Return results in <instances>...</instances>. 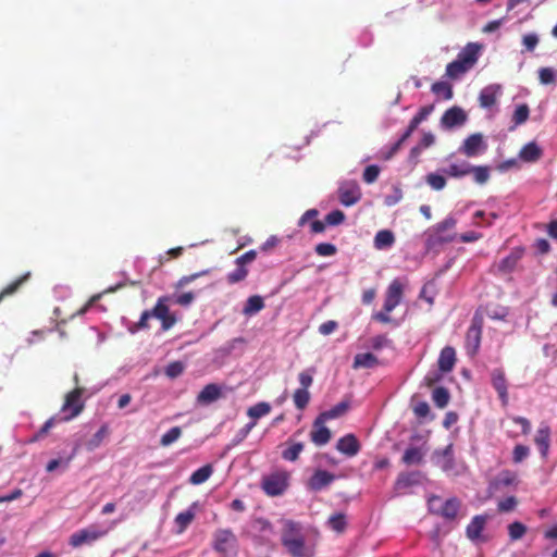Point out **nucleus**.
Returning <instances> with one entry per match:
<instances>
[{"label": "nucleus", "instance_id": "nucleus-14", "mask_svg": "<svg viewBox=\"0 0 557 557\" xmlns=\"http://www.w3.org/2000/svg\"><path fill=\"white\" fill-rule=\"evenodd\" d=\"M503 92V87L499 84H491L484 87L479 95L480 106L484 109H490L493 107L497 99L500 97Z\"/></svg>", "mask_w": 557, "mask_h": 557}, {"label": "nucleus", "instance_id": "nucleus-19", "mask_svg": "<svg viewBox=\"0 0 557 557\" xmlns=\"http://www.w3.org/2000/svg\"><path fill=\"white\" fill-rule=\"evenodd\" d=\"M534 441L539 447L541 456L543 458H546L548 455L549 444H550V429L547 424L542 423L540 425Z\"/></svg>", "mask_w": 557, "mask_h": 557}, {"label": "nucleus", "instance_id": "nucleus-47", "mask_svg": "<svg viewBox=\"0 0 557 557\" xmlns=\"http://www.w3.org/2000/svg\"><path fill=\"white\" fill-rule=\"evenodd\" d=\"M525 533L527 527L519 521H515L508 525V534L511 541H518L522 539Z\"/></svg>", "mask_w": 557, "mask_h": 557}, {"label": "nucleus", "instance_id": "nucleus-32", "mask_svg": "<svg viewBox=\"0 0 557 557\" xmlns=\"http://www.w3.org/2000/svg\"><path fill=\"white\" fill-rule=\"evenodd\" d=\"M348 409H349V403L347 400H343V401L338 403L337 405H335L334 407H332L331 409L321 412L319 414L320 421H322V420L329 421V420L339 418L343 414H345L348 411Z\"/></svg>", "mask_w": 557, "mask_h": 557}, {"label": "nucleus", "instance_id": "nucleus-57", "mask_svg": "<svg viewBox=\"0 0 557 557\" xmlns=\"http://www.w3.org/2000/svg\"><path fill=\"white\" fill-rule=\"evenodd\" d=\"M184 363L181 361H174L166 366L164 372L170 379H175L184 372Z\"/></svg>", "mask_w": 557, "mask_h": 557}, {"label": "nucleus", "instance_id": "nucleus-62", "mask_svg": "<svg viewBox=\"0 0 557 557\" xmlns=\"http://www.w3.org/2000/svg\"><path fill=\"white\" fill-rule=\"evenodd\" d=\"M313 369H308L299 373L298 380L301 385L300 388H305L308 391V388L311 386L313 382Z\"/></svg>", "mask_w": 557, "mask_h": 557}, {"label": "nucleus", "instance_id": "nucleus-25", "mask_svg": "<svg viewBox=\"0 0 557 557\" xmlns=\"http://www.w3.org/2000/svg\"><path fill=\"white\" fill-rule=\"evenodd\" d=\"M422 475L420 472L401 473L398 475L395 490L397 492L404 491L410 486L420 484Z\"/></svg>", "mask_w": 557, "mask_h": 557}, {"label": "nucleus", "instance_id": "nucleus-53", "mask_svg": "<svg viewBox=\"0 0 557 557\" xmlns=\"http://www.w3.org/2000/svg\"><path fill=\"white\" fill-rule=\"evenodd\" d=\"M256 426V421H250L249 423H247L244 428L239 429L234 438L232 440V445L233 446H236L238 445L239 443H242L247 436L248 434L251 432V430Z\"/></svg>", "mask_w": 557, "mask_h": 557}, {"label": "nucleus", "instance_id": "nucleus-24", "mask_svg": "<svg viewBox=\"0 0 557 557\" xmlns=\"http://www.w3.org/2000/svg\"><path fill=\"white\" fill-rule=\"evenodd\" d=\"M456 352L450 346H446L442 349L438 357V368L442 372H450L455 366Z\"/></svg>", "mask_w": 557, "mask_h": 557}, {"label": "nucleus", "instance_id": "nucleus-64", "mask_svg": "<svg viewBox=\"0 0 557 557\" xmlns=\"http://www.w3.org/2000/svg\"><path fill=\"white\" fill-rule=\"evenodd\" d=\"M517 499L513 496H509L503 500H500L497 505L498 510L502 512H508L516 508Z\"/></svg>", "mask_w": 557, "mask_h": 557}, {"label": "nucleus", "instance_id": "nucleus-17", "mask_svg": "<svg viewBox=\"0 0 557 557\" xmlns=\"http://www.w3.org/2000/svg\"><path fill=\"white\" fill-rule=\"evenodd\" d=\"M325 420L320 421V416H318L313 423L310 436L311 441L318 446H323L331 440V431L325 426Z\"/></svg>", "mask_w": 557, "mask_h": 557}, {"label": "nucleus", "instance_id": "nucleus-28", "mask_svg": "<svg viewBox=\"0 0 557 557\" xmlns=\"http://www.w3.org/2000/svg\"><path fill=\"white\" fill-rule=\"evenodd\" d=\"M394 244L395 235L389 230H381L374 236L373 245L377 250L389 249Z\"/></svg>", "mask_w": 557, "mask_h": 557}, {"label": "nucleus", "instance_id": "nucleus-43", "mask_svg": "<svg viewBox=\"0 0 557 557\" xmlns=\"http://www.w3.org/2000/svg\"><path fill=\"white\" fill-rule=\"evenodd\" d=\"M182 435V429L180 426L171 428L166 433H164L160 438V445L162 447H169L173 443H175Z\"/></svg>", "mask_w": 557, "mask_h": 557}, {"label": "nucleus", "instance_id": "nucleus-35", "mask_svg": "<svg viewBox=\"0 0 557 557\" xmlns=\"http://www.w3.org/2000/svg\"><path fill=\"white\" fill-rule=\"evenodd\" d=\"M271 411V406L269 403L261 401L258 403L247 410V416L251 419V421H256L267 414H269Z\"/></svg>", "mask_w": 557, "mask_h": 557}, {"label": "nucleus", "instance_id": "nucleus-50", "mask_svg": "<svg viewBox=\"0 0 557 557\" xmlns=\"http://www.w3.org/2000/svg\"><path fill=\"white\" fill-rule=\"evenodd\" d=\"M473 175V180L478 184H484L490 178V170L487 166L479 165V166H472L471 165V173Z\"/></svg>", "mask_w": 557, "mask_h": 557}, {"label": "nucleus", "instance_id": "nucleus-54", "mask_svg": "<svg viewBox=\"0 0 557 557\" xmlns=\"http://www.w3.org/2000/svg\"><path fill=\"white\" fill-rule=\"evenodd\" d=\"M419 125L418 124H413V120L411 119L407 129L405 131V133L401 135V137L399 138V140L394 145V147L392 148V150L389 151V153L385 157V159H388L391 158V156L399 148V146L406 140L408 139L411 134L416 131V128L418 127Z\"/></svg>", "mask_w": 557, "mask_h": 557}, {"label": "nucleus", "instance_id": "nucleus-58", "mask_svg": "<svg viewBox=\"0 0 557 557\" xmlns=\"http://www.w3.org/2000/svg\"><path fill=\"white\" fill-rule=\"evenodd\" d=\"M540 38L536 33H528L522 37V45L527 51L532 52L539 45Z\"/></svg>", "mask_w": 557, "mask_h": 557}, {"label": "nucleus", "instance_id": "nucleus-9", "mask_svg": "<svg viewBox=\"0 0 557 557\" xmlns=\"http://www.w3.org/2000/svg\"><path fill=\"white\" fill-rule=\"evenodd\" d=\"M486 150V144L481 134H472L463 140L459 151L467 157H476Z\"/></svg>", "mask_w": 557, "mask_h": 557}, {"label": "nucleus", "instance_id": "nucleus-6", "mask_svg": "<svg viewBox=\"0 0 557 557\" xmlns=\"http://www.w3.org/2000/svg\"><path fill=\"white\" fill-rule=\"evenodd\" d=\"M432 461L448 475H457L453 444L443 449H436L432 455Z\"/></svg>", "mask_w": 557, "mask_h": 557}, {"label": "nucleus", "instance_id": "nucleus-8", "mask_svg": "<svg viewBox=\"0 0 557 557\" xmlns=\"http://www.w3.org/2000/svg\"><path fill=\"white\" fill-rule=\"evenodd\" d=\"M404 286L399 280H393L387 287L383 308L386 312H392L401 301Z\"/></svg>", "mask_w": 557, "mask_h": 557}, {"label": "nucleus", "instance_id": "nucleus-41", "mask_svg": "<svg viewBox=\"0 0 557 557\" xmlns=\"http://www.w3.org/2000/svg\"><path fill=\"white\" fill-rule=\"evenodd\" d=\"M304 448L305 446L302 443H293L282 451V458L287 461H296Z\"/></svg>", "mask_w": 557, "mask_h": 557}, {"label": "nucleus", "instance_id": "nucleus-36", "mask_svg": "<svg viewBox=\"0 0 557 557\" xmlns=\"http://www.w3.org/2000/svg\"><path fill=\"white\" fill-rule=\"evenodd\" d=\"M213 469L210 465H206L197 469L189 478V482L194 485L205 483L212 474Z\"/></svg>", "mask_w": 557, "mask_h": 557}, {"label": "nucleus", "instance_id": "nucleus-46", "mask_svg": "<svg viewBox=\"0 0 557 557\" xmlns=\"http://www.w3.org/2000/svg\"><path fill=\"white\" fill-rule=\"evenodd\" d=\"M294 404L295 406L302 410L307 407L310 400V393L305 388H297L294 393Z\"/></svg>", "mask_w": 557, "mask_h": 557}, {"label": "nucleus", "instance_id": "nucleus-23", "mask_svg": "<svg viewBox=\"0 0 557 557\" xmlns=\"http://www.w3.org/2000/svg\"><path fill=\"white\" fill-rule=\"evenodd\" d=\"M197 508H198V503L195 502L189 506L188 509L180 512L175 517V520H174L175 525L177 527L180 533L184 532L187 529V527L191 523V521L194 520V518L196 516Z\"/></svg>", "mask_w": 557, "mask_h": 557}, {"label": "nucleus", "instance_id": "nucleus-33", "mask_svg": "<svg viewBox=\"0 0 557 557\" xmlns=\"http://www.w3.org/2000/svg\"><path fill=\"white\" fill-rule=\"evenodd\" d=\"M264 308L263 298L259 295L250 296L243 309L245 315H252L258 313Z\"/></svg>", "mask_w": 557, "mask_h": 557}, {"label": "nucleus", "instance_id": "nucleus-49", "mask_svg": "<svg viewBox=\"0 0 557 557\" xmlns=\"http://www.w3.org/2000/svg\"><path fill=\"white\" fill-rule=\"evenodd\" d=\"M327 524L332 530L343 532L346 528V517L339 512L332 515L327 520Z\"/></svg>", "mask_w": 557, "mask_h": 557}, {"label": "nucleus", "instance_id": "nucleus-61", "mask_svg": "<svg viewBox=\"0 0 557 557\" xmlns=\"http://www.w3.org/2000/svg\"><path fill=\"white\" fill-rule=\"evenodd\" d=\"M379 174H380V168L377 165H374V164L369 165L364 169L363 181L367 184H372L377 180Z\"/></svg>", "mask_w": 557, "mask_h": 557}, {"label": "nucleus", "instance_id": "nucleus-29", "mask_svg": "<svg viewBox=\"0 0 557 557\" xmlns=\"http://www.w3.org/2000/svg\"><path fill=\"white\" fill-rule=\"evenodd\" d=\"M485 523H486L485 516H482V515L475 516L467 527V530H466L467 536L471 541L479 540L481 536V533L485 527Z\"/></svg>", "mask_w": 557, "mask_h": 557}, {"label": "nucleus", "instance_id": "nucleus-21", "mask_svg": "<svg viewBox=\"0 0 557 557\" xmlns=\"http://www.w3.org/2000/svg\"><path fill=\"white\" fill-rule=\"evenodd\" d=\"M442 172L447 176L460 178L471 173V164L467 161L450 162Z\"/></svg>", "mask_w": 557, "mask_h": 557}, {"label": "nucleus", "instance_id": "nucleus-34", "mask_svg": "<svg viewBox=\"0 0 557 557\" xmlns=\"http://www.w3.org/2000/svg\"><path fill=\"white\" fill-rule=\"evenodd\" d=\"M459 500L457 498L447 499L441 507V510H436L441 516L447 519H454L459 510Z\"/></svg>", "mask_w": 557, "mask_h": 557}, {"label": "nucleus", "instance_id": "nucleus-60", "mask_svg": "<svg viewBox=\"0 0 557 557\" xmlns=\"http://www.w3.org/2000/svg\"><path fill=\"white\" fill-rule=\"evenodd\" d=\"M344 220H345V214L341 210H333L330 213H327L325 216L326 224L332 225V226L342 224L344 222Z\"/></svg>", "mask_w": 557, "mask_h": 557}, {"label": "nucleus", "instance_id": "nucleus-63", "mask_svg": "<svg viewBox=\"0 0 557 557\" xmlns=\"http://www.w3.org/2000/svg\"><path fill=\"white\" fill-rule=\"evenodd\" d=\"M519 258L520 256L518 253H511L500 261L499 268L504 271H511L516 267Z\"/></svg>", "mask_w": 557, "mask_h": 557}, {"label": "nucleus", "instance_id": "nucleus-40", "mask_svg": "<svg viewBox=\"0 0 557 557\" xmlns=\"http://www.w3.org/2000/svg\"><path fill=\"white\" fill-rule=\"evenodd\" d=\"M422 458H423V453H422L421 448L411 446L405 450L404 456H403V461L406 465H418L421 462Z\"/></svg>", "mask_w": 557, "mask_h": 557}, {"label": "nucleus", "instance_id": "nucleus-12", "mask_svg": "<svg viewBox=\"0 0 557 557\" xmlns=\"http://www.w3.org/2000/svg\"><path fill=\"white\" fill-rule=\"evenodd\" d=\"M82 389L76 388L75 391L67 394L65 403L62 407V412L65 414V419H72L76 417L83 409L81 401Z\"/></svg>", "mask_w": 557, "mask_h": 557}, {"label": "nucleus", "instance_id": "nucleus-45", "mask_svg": "<svg viewBox=\"0 0 557 557\" xmlns=\"http://www.w3.org/2000/svg\"><path fill=\"white\" fill-rule=\"evenodd\" d=\"M425 182L430 185V187L434 190H442L446 186V178L444 173H429L425 177Z\"/></svg>", "mask_w": 557, "mask_h": 557}, {"label": "nucleus", "instance_id": "nucleus-51", "mask_svg": "<svg viewBox=\"0 0 557 557\" xmlns=\"http://www.w3.org/2000/svg\"><path fill=\"white\" fill-rule=\"evenodd\" d=\"M108 433V429L106 425L101 426L96 433L95 435L87 442V448L88 450H95L96 448H98L103 438L106 437Z\"/></svg>", "mask_w": 557, "mask_h": 557}, {"label": "nucleus", "instance_id": "nucleus-38", "mask_svg": "<svg viewBox=\"0 0 557 557\" xmlns=\"http://www.w3.org/2000/svg\"><path fill=\"white\" fill-rule=\"evenodd\" d=\"M236 268L232 272H230L226 276V280L230 284H236L244 281L248 275V269L243 263L235 260Z\"/></svg>", "mask_w": 557, "mask_h": 557}, {"label": "nucleus", "instance_id": "nucleus-15", "mask_svg": "<svg viewBox=\"0 0 557 557\" xmlns=\"http://www.w3.org/2000/svg\"><path fill=\"white\" fill-rule=\"evenodd\" d=\"M336 449L347 457H355L360 451V443L354 434H346L337 441Z\"/></svg>", "mask_w": 557, "mask_h": 557}, {"label": "nucleus", "instance_id": "nucleus-1", "mask_svg": "<svg viewBox=\"0 0 557 557\" xmlns=\"http://www.w3.org/2000/svg\"><path fill=\"white\" fill-rule=\"evenodd\" d=\"M281 541L283 546L293 557H312V545L305 542L301 525L292 520L282 521Z\"/></svg>", "mask_w": 557, "mask_h": 557}, {"label": "nucleus", "instance_id": "nucleus-11", "mask_svg": "<svg viewBox=\"0 0 557 557\" xmlns=\"http://www.w3.org/2000/svg\"><path fill=\"white\" fill-rule=\"evenodd\" d=\"M482 48L483 46L481 44L469 42L458 53L457 59L471 70L478 62Z\"/></svg>", "mask_w": 557, "mask_h": 557}, {"label": "nucleus", "instance_id": "nucleus-42", "mask_svg": "<svg viewBox=\"0 0 557 557\" xmlns=\"http://www.w3.org/2000/svg\"><path fill=\"white\" fill-rule=\"evenodd\" d=\"M432 91L436 96H438V97H441V98H443L445 100H449V99L453 98V88L446 82H436V83H434L432 85Z\"/></svg>", "mask_w": 557, "mask_h": 557}, {"label": "nucleus", "instance_id": "nucleus-27", "mask_svg": "<svg viewBox=\"0 0 557 557\" xmlns=\"http://www.w3.org/2000/svg\"><path fill=\"white\" fill-rule=\"evenodd\" d=\"M481 343V327L471 325L466 335V348L469 354L474 355L479 350Z\"/></svg>", "mask_w": 557, "mask_h": 557}, {"label": "nucleus", "instance_id": "nucleus-48", "mask_svg": "<svg viewBox=\"0 0 557 557\" xmlns=\"http://www.w3.org/2000/svg\"><path fill=\"white\" fill-rule=\"evenodd\" d=\"M530 110L527 104H519L512 114V122L515 126L521 125L529 119Z\"/></svg>", "mask_w": 557, "mask_h": 557}, {"label": "nucleus", "instance_id": "nucleus-30", "mask_svg": "<svg viewBox=\"0 0 557 557\" xmlns=\"http://www.w3.org/2000/svg\"><path fill=\"white\" fill-rule=\"evenodd\" d=\"M517 483V474L510 470L500 471L494 481L491 483L490 488L498 490L500 487L510 486Z\"/></svg>", "mask_w": 557, "mask_h": 557}, {"label": "nucleus", "instance_id": "nucleus-5", "mask_svg": "<svg viewBox=\"0 0 557 557\" xmlns=\"http://www.w3.org/2000/svg\"><path fill=\"white\" fill-rule=\"evenodd\" d=\"M171 300L172 297L170 296L159 297L156 306L152 308L153 318L161 321L163 331L170 330L177 321L175 313L170 310L169 304Z\"/></svg>", "mask_w": 557, "mask_h": 557}, {"label": "nucleus", "instance_id": "nucleus-20", "mask_svg": "<svg viewBox=\"0 0 557 557\" xmlns=\"http://www.w3.org/2000/svg\"><path fill=\"white\" fill-rule=\"evenodd\" d=\"M235 543L234 534L228 530H219L214 534V548L221 553H227Z\"/></svg>", "mask_w": 557, "mask_h": 557}, {"label": "nucleus", "instance_id": "nucleus-13", "mask_svg": "<svg viewBox=\"0 0 557 557\" xmlns=\"http://www.w3.org/2000/svg\"><path fill=\"white\" fill-rule=\"evenodd\" d=\"M251 532L262 543H271L274 539V531L270 522L265 519L259 518L252 521Z\"/></svg>", "mask_w": 557, "mask_h": 557}, {"label": "nucleus", "instance_id": "nucleus-59", "mask_svg": "<svg viewBox=\"0 0 557 557\" xmlns=\"http://www.w3.org/2000/svg\"><path fill=\"white\" fill-rule=\"evenodd\" d=\"M336 251L335 245L330 243H320L315 246V252L321 257H332Z\"/></svg>", "mask_w": 557, "mask_h": 557}, {"label": "nucleus", "instance_id": "nucleus-22", "mask_svg": "<svg viewBox=\"0 0 557 557\" xmlns=\"http://www.w3.org/2000/svg\"><path fill=\"white\" fill-rule=\"evenodd\" d=\"M335 480V475L326 470H317L310 479L309 485L314 491L326 487Z\"/></svg>", "mask_w": 557, "mask_h": 557}, {"label": "nucleus", "instance_id": "nucleus-31", "mask_svg": "<svg viewBox=\"0 0 557 557\" xmlns=\"http://www.w3.org/2000/svg\"><path fill=\"white\" fill-rule=\"evenodd\" d=\"M221 396V388L216 384L206 385L199 393L197 400L200 404H211Z\"/></svg>", "mask_w": 557, "mask_h": 557}, {"label": "nucleus", "instance_id": "nucleus-18", "mask_svg": "<svg viewBox=\"0 0 557 557\" xmlns=\"http://www.w3.org/2000/svg\"><path fill=\"white\" fill-rule=\"evenodd\" d=\"M492 385L498 393L503 405L508 403L507 381L502 369H495L492 372Z\"/></svg>", "mask_w": 557, "mask_h": 557}, {"label": "nucleus", "instance_id": "nucleus-37", "mask_svg": "<svg viewBox=\"0 0 557 557\" xmlns=\"http://www.w3.org/2000/svg\"><path fill=\"white\" fill-rule=\"evenodd\" d=\"M470 71L463 63H461L460 60L456 59L455 61L450 62L446 66V75L451 78L456 79L462 76L465 73Z\"/></svg>", "mask_w": 557, "mask_h": 557}, {"label": "nucleus", "instance_id": "nucleus-26", "mask_svg": "<svg viewBox=\"0 0 557 557\" xmlns=\"http://www.w3.org/2000/svg\"><path fill=\"white\" fill-rule=\"evenodd\" d=\"M542 153L541 147L536 143L530 141L520 149L519 159L524 162H535L542 157Z\"/></svg>", "mask_w": 557, "mask_h": 557}, {"label": "nucleus", "instance_id": "nucleus-39", "mask_svg": "<svg viewBox=\"0 0 557 557\" xmlns=\"http://www.w3.org/2000/svg\"><path fill=\"white\" fill-rule=\"evenodd\" d=\"M376 362V357L371 352L357 354L354 359V368H372Z\"/></svg>", "mask_w": 557, "mask_h": 557}, {"label": "nucleus", "instance_id": "nucleus-55", "mask_svg": "<svg viewBox=\"0 0 557 557\" xmlns=\"http://www.w3.org/2000/svg\"><path fill=\"white\" fill-rule=\"evenodd\" d=\"M435 141L432 133H424L419 144L412 148V153H420L422 150L431 147Z\"/></svg>", "mask_w": 557, "mask_h": 557}, {"label": "nucleus", "instance_id": "nucleus-44", "mask_svg": "<svg viewBox=\"0 0 557 557\" xmlns=\"http://www.w3.org/2000/svg\"><path fill=\"white\" fill-rule=\"evenodd\" d=\"M432 400L438 408H444L449 401V393L445 387H436L432 393Z\"/></svg>", "mask_w": 557, "mask_h": 557}, {"label": "nucleus", "instance_id": "nucleus-52", "mask_svg": "<svg viewBox=\"0 0 557 557\" xmlns=\"http://www.w3.org/2000/svg\"><path fill=\"white\" fill-rule=\"evenodd\" d=\"M170 297H172L171 302L183 307H188L195 300L196 295L193 292H186L178 295H171Z\"/></svg>", "mask_w": 557, "mask_h": 557}, {"label": "nucleus", "instance_id": "nucleus-2", "mask_svg": "<svg viewBox=\"0 0 557 557\" xmlns=\"http://www.w3.org/2000/svg\"><path fill=\"white\" fill-rule=\"evenodd\" d=\"M457 218L455 214H449L442 222L435 224L429 230V237L426 239L428 247L435 244L449 243L456 239L457 235L454 233H447V231L454 230L457 225Z\"/></svg>", "mask_w": 557, "mask_h": 557}, {"label": "nucleus", "instance_id": "nucleus-3", "mask_svg": "<svg viewBox=\"0 0 557 557\" xmlns=\"http://www.w3.org/2000/svg\"><path fill=\"white\" fill-rule=\"evenodd\" d=\"M289 474L286 471H276L263 476L261 487L269 496H280L288 487Z\"/></svg>", "mask_w": 557, "mask_h": 557}, {"label": "nucleus", "instance_id": "nucleus-16", "mask_svg": "<svg viewBox=\"0 0 557 557\" xmlns=\"http://www.w3.org/2000/svg\"><path fill=\"white\" fill-rule=\"evenodd\" d=\"M76 456V448L74 447L71 451H61L57 458L51 459L47 466L46 470L47 472H54L57 470H60L61 472H64L70 467L71 461Z\"/></svg>", "mask_w": 557, "mask_h": 557}, {"label": "nucleus", "instance_id": "nucleus-56", "mask_svg": "<svg viewBox=\"0 0 557 557\" xmlns=\"http://www.w3.org/2000/svg\"><path fill=\"white\" fill-rule=\"evenodd\" d=\"M539 79L543 85L553 84L556 79V73L552 67H541L539 70Z\"/></svg>", "mask_w": 557, "mask_h": 557}, {"label": "nucleus", "instance_id": "nucleus-4", "mask_svg": "<svg viewBox=\"0 0 557 557\" xmlns=\"http://www.w3.org/2000/svg\"><path fill=\"white\" fill-rule=\"evenodd\" d=\"M109 532V529H101L96 524H91L85 529L74 532L69 540L72 547H79L82 545H90L97 540L103 537Z\"/></svg>", "mask_w": 557, "mask_h": 557}, {"label": "nucleus", "instance_id": "nucleus-7", "mask_svg": "<svg viewBox=\"0 0 557 557\" xmlns=\"http://www.w3.org/2000/svg\"><path fill=\"white\" fill-rule=\"evenodd\" d=\"M338 198L343 206L350 207L361 199V189L357 182L346 181L338 188Z\"/></svg>", "mask_w": 557, "mask_h": 557}, {"label": "nucleus", "instance_id": "nucleus-10", "mask_svg": "<svg viewBox=\"0 0 557 557\" xmlns=\"http://www.w3.org/2000/svg\"><path fill=\"white\" fill-rule=\"evenodd\" d=\"M467 121L466 112L459 107H453L445 111L441 119V125L443 128L451 129L454 127L461 126Z\"/></svg>", "mask_w": 557, "mask_h": 557}]
</instances>
